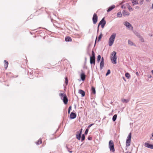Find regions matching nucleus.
Masks as SVG:
<instances>
[{
    "label": "nucleus",
    "mask_w": 153,
    "mask_h": 153,
    "mask_svg": "<svg viewBox=\"0 0 153 153\" xmlns=\"http://www.w3.org/2000/svg\"><path fill=\"white\" fill-rule=\"evenodd\" d=\"M88 139L89 140H91V137H88Z\"/></svg>",
    "instance_id": "obj_42"
},
{
    "label": "nucleus",
    "mask_w": 153,
    "mask_h": 153,
    "mask_svg": "<svg viewBox=\"0 0 153 153\" xmlns=\"http://www.w3.org/2000/svg\"><path fill=\"white\" fill-rule=\"evenodd\" d=\"M97 19L98 17L97 14L94 13L93 15L92 18V20L94 24H95L97 22Z\"/></svg>",
    "instance_id": "obj_6"
},
{
    "label": "nucleus",
    "mask_w": 153,
    "mask_h": 153,
    "mask_svg": "<svg viewBox=\"0 0 153 153\" xmlns=\"http://www.w3.org/2000/svg\"><path fill=\"white\" fill-rule=\"evenodd\" d=\"M69 152H70V153H72V151H69Z\"/></svg>",
    "instance_id": "obj_47"
},
{
    "label": "nucleus",
    "mask_w": 153,
    "mask_h": 153,
    "mask_svg": "<svg viewBox=\"0 0 153 153\" xmlns=\"http://www.w3.org/2000/svg\"><path fill=\"white\" fill-rule=\"evenodd\" d=\"M152 136L153 137V134L152 135Z\"/></svg>",
    "instance_id": "obj_51"
},
{
    "label": "nucleus",
    "mask_w": 153,
    "mask_h": 153,
    "mask_svg": "<svg viewBox=\"0 0 153 153\" xmlns=\"http://www.w3.org/2000/svg\"><path fill=\"white\" fill-rule=\"evenodd\" d=\"M145 146L151 149H153V145L147 143H145Z\"/></svg>",
    "instance_id": "obj_8"
},
{
    "label": "nucleus",
    "mask_w": 153,
    "mask_h": 153,
    "mask_svg": "<svg viewBox=\"0 0 153 153\" xmlns=\"http://www.w3.org/2000/svg\"><path fill=\"white\" fill-rule=\"evenodd\" d=\"M65 83L66 85H67L68 83V80L67 77L65 78Z\"/></svg>",
    "instance_id": "obj_32"
},
{
    "label": "nucleus",
    "mask_w": 153,
    "mask_h": 153,
    "mask_svg": "<svg viewBox=\"0 0 153 153\" xmlns=\"http://www.w3.org/2000/svg\"><path fill=\"white\" fill-rule=\"evenodd\" d=\"M8 65V62L7 60H5L4 61V67L6 69Z\"/></svg>",
    "instance_id": "obj_17"
},
{
    "label": "nucleus",
    "mask_w": 153,
    "mask_h": 153,
    "mask_svg": "<svg viewBox=\"0 0 153 153\" xmlns=\"http://www.w3.org/2000/svg\"><path fill=\"white\" fill-rule=\"evenodd\" d=\"M128 43L131 45H133V43L131 41H128Z\"/></svg>",
    "instance_id": "obj_34"
},
{
    "label": "nucleus",
    "mask_w": 153,
    "mask_h": 153,
    "mask_svg": "<svg viewBox=\"0 0 153 153\" xmlns=\"http://www.w3.org/2000/svg\"><path fill=\"white\" fill-rule=\"evenodd\" d=\"M123 16H128L129 15L130 13L126 11L125 10L123 11Z\"/></svg>",
    "instance_id": "obj_13"
},
{
    "label": "nucleus",
    "mask_w": 153,
    "mask_h": 153,
    "mask_svg": "<svg viewBox=\"0 0 153 153\" xmlns=\"http://www.w3.org/2000/svg\"><path fill=\"white\" fill-rule=\"evenodd\" d=\"M115 6L114 5H112L111 6L109 7L108 9L107 10V12H108L111 11L112 9L114 8Z\"/></svg>",
    "instance_id": "obj_16"
},
{
    "label": "nucleus",
    "mask_w": 153,
    "mask_h": 153,
    "mask_svg": "<svg viewBox=\"0 0 153 153\" xmlns=\"http://www.w3.org/2000/svg\"><path fill=\"white\" fill-rule=\"evenodd\" d=\"M65 104H66L68 102V99L67 98L66 95H65V96L64 97L63 99H62Z\"/></svg>",
    "instance_id": "obj_9"
},
{
    "label": "nucleus",
    "mask_w": 153,
    "mask_h": 153,
    "mask_svg": "<svg viewBox=\"0 0 153 153\" xmlns=\"http://www.w3.org/2000/svg\"><path fill=\"white\" fill-rule=\"evenodd\" d=\"M40 142V143L41 144L42 143V140L41 138H40L39 140V143Z\"/></svg>",
    "instance_id": "obj_36"
},
{
    "label": "nucleus",
    "mask_w": 153,
    "mask_h": 153,
    "mask_svg": "<svg viewBox=\"0 0 153 153\" xmlns=\"http://www.w3.org/2000/svg\"><path fill=\"white\" fill-rule=\"evenodd\" d=\"M109 147L110 150L113 152L115 151V149L114 147V145L113 141L112 140H110L109 142Z\"/></svg>",
    "instance_id": "obj_5"
},
{
    "label": "nucleus",
    "mask_w": 153,
    "mask_h": 153,
    "mask_svg": "<svg viewBox=\"0 0 153 153\" xmlns=\"http://www.w3.org/2000/svg\"><path fill=\"white\" fill-rule=\"evenodd\" d=\"M140 40H141V42H144V39L142 38H141V39Z\"/></svg>",
    "instance_id": "obj_39"
},
{
    "label": "nucleus",
    "mask_w": 153,
    "mask_h": 153,
    "mask_svg": "<svg viewBox=\"0 0 153 153\" xmlns=\"http://www.w3.org/2000/svg\"><path fill=\"white\" fill-rule=\"evenodd\" d=\"M71 108V106H70L68 108V110L70 111Z\"/></svg>",
    "instance_id": "obj_40"
},
{
    "label": "nucleus",
    "mask_w": 153,
    "mask_h": 153,
    "mask_svg": "<svg viewBox=\"0 0 153 153\" xmlns=\"http://www.w3.org/2000/svg\"><path fill=\"white\" fill-rule=\"evenodd\" d=\"M79 93L82 95V97H84L85 96V94L84 91L82 90H79Z\"/></svg>",
    "instance_id": "obj_15"
},
{
    "label": "nucleus",
    "mask_w": 153,
    "mask_h": 153,
    "mask_svg": "<svg viewBox=\"0 0 153 153\" xmlns=\"http://www.w3.org/2000/svg\"><path fill=\"white\" fill-rule=\"evenodd\" d=\"M102 33H101V34L100 35V36H99L98 39V42H99L100 40L101 39L102 37Z\"/></svg>",
    "instance_id": "obj_27"
},
{
    "label": "nucleus",
    "mask_w": 153,
    "mask_h": 153,
    "mask_svg": "<svg viewBox=\"0 0 153 153\" xmlns=\"http://www.w3.org/2000/svg\"><path fill=\"white\" fill-rule=\"evenodd\" d=\"M101 61L104 62V59L103 57L102 58V59Z\"/></svg>",
    "instance_id": "obj_41"
},
{
    "label": "nucleus",
    "mask_w": 153,
    "mask_h": 153,
    "mask_svg": "<svg viewBox=\"0 0 153 153\" xmlns=\"http://www.w3.org/2000/svg\"><path fill=\"white\" fill-rule=\"evenodd\" d=\"M88 129H87L85 131V134H86L88 133Z\"/></svg>",
    "instance_id": "obj_35"
},
{
    "label": "nucleus",
    "mask_w": 153,
    "mask_h": 153,
    "mask_svg": "<svg viewBox=\"0 0 153 153\" xmlns=\"http://www.w3.org/2000/svg\"><path fill=\"white\" fill-rule=\"evenodd\" d=\"M110 73V70H108L107 73L106 74V76H107Z\"/></svg>",
    "instance_id": "obj_33"
},
{
    "label": "nucleus",
    "mask_w": 153,
    "mask_h": 153,
    "mask_svg": "<svg viewBox=\"0 0 153 153\" xmlns=\"http://www.w3.org/2000/svg\"><path fill=\"white\" fill-rule=\"evenodd\" d=\"M136 75L137 76H139V73H138V72H136Z\"/></svg>",
    "instance_id": "obj_38"
},
{
    "label": "nucleus",
    "mask_w": 153,
    "mask_h": 153,
    "mask_svg": "<svg viewBox=\"0 0 153 153\" xmlns=\"http://www.w3.org/2000/svg\"><path fill=\"white\" fill-rule=\"evenodd\" d=\"M149 77H151V76H149Z\"/></svg>",
    "instance_id": "obj_49"
},
{
    "label": "nucleus",
    "mask_w": 153,
    "mask_h": 153,
    "mask_svg": "<svg viewBox=\"0 0 153 153\" xmlns=\"http://www.w3.org/2000/svg\"><path fill=\"white\" fill-rule=\"evenodd\" d=\"M65 40L66 42H71L72 41L71 38L69 36H67L66 37Z\"/></svg>",
    "instance_id": "obj_18"
},
{
    "label": "nucleus",
    "mask_w": 153,
    "mask_h": 153,
    "mask_svg": "<svg viewBox=\"0 0 153 153\" xmlns=\"http://www.w3.org/2000/svg\"><path fill=\"white\" fill-rule=\"evenodd\" d=\"M90 63L91 64H93L94 65L95 64V58L90 57Z\"/></svg>",
    "instance_id": "obj_10"
},
{
    "label": "nucleus",
    "mask_w": 153,
    "mask_h": 153,
    "mask_svg": "<svg viewBox=\"0 0 153 153\" xmlns=\"http://www.w3.org/2000/svg\"><path fill=\"white\" fill-rule=\"evenodd\" d=\"M104 62L101 61L100 65V68L101 69H102L104 67Z\"/></svg>",
    "instance_id": "obj_19"
},
{
    "label": "nucleus",
    "mask_w": 153,
    "mask_h": 153,
    "mask_svg": "<svg viewBox=\"0 0 153 153\" xmlns=\"http://www.w3.org/2000/svg\"><path fill=\"white\" fill-rule=\"evenodd\" d=\"M91 57L95 58V53L93 51H92V56Z\"/></svg>",
    "instance_id": "obj_26"
},
{
    "label": "nucleus",
    "mask_w": 153,
    "mask_h": 153,
    "mask_svg": "<svg viewBox=\"0 0 153 153\" xmlns=\"http://www.w3.org/2000/svg\"><path fill=\"white\" fill-rule=\"evenodd\" d=\"M146 0L147 1H149L150 0Z\"/></svg>",
    "instance_id": "obj_48"
},
{
    "label": "nucleus",
    "mask_w": 153,
    "mask_h": 153,
    "mask_svg": "<svg viewBox=\"0 0 153 153\" xmlns=\"http://www.w3.org/2000/svg\"><path fill=\"white\" fill-rule=\"evenodd\" d=\"M125 153H131V152H126Z\"/></svg>",
    "instance_id": "obj_43"
},
{
    "label": "nucleus",
    "mask_w": 153,
    "mask_h": 153,
    "mask_svg": "<svg viewBox=\"0 0 153 153\" xmlns=\"http://www.w3.org/2000/svg\"><path fill=\"white\" fill-rule=\"evenodd\" d=\"M124 25L127 27L129 28L130 29L133 30V27L131 24L127 22H124Z\"/></svg>",
    "instance_id": "obj_7"
},
{
    "label": "nucleus",
    "mask_w": 153,
    "mask_h": 153,
    "mask_svg": "<svg viewBox=\"0 0 153 153\" xmlns=\"http://www.w3.org/2000/svg\"><path fill=\"white\" fill-rule=\"evenodd\" d=\"M85 135L84 134H83L82 135V138H81L82 141L84 140H85Z\"/></svg>",
    "instance_id": "obj_31"
},
{
    "label": "nucleus",
    "mask_w": 153,
    "mask_h": 153,
    "mask_svg": "<svg viewBox=\"0 0 153 153\" xmlns=\"http://www.w3.org/2000/svg\"><path fill=\"white\" fill-rule=\"evenodd\" d=\"M94 124H91L89 125V126H88V128H89L91 126L93 125H94Z\"/></svg>",
    "instance_id": "obj_37"
},
{
    "label": "nucleus",
    "mask_w": 153,
    "mask_h": 153,
    "mask_svg": "<svg viewBox=\"0 0 153 153\" xmlns=\"http://www.w3.org/2000/svg\"><path fill=\"white\" fill-rule=\"evenodd\" d=\"M97 40V37L96 38V39L95 42H96Z\"/></svg>",
    "instance_id": "obj_46"
},
{
    "label": "nucleus",
    "mask_w": 153,
    "mask_h": 153,
    "mask_svg": "<svg viewBox=\"0 0 153 153\" xmlns=\"http://www.w3.org/2000/svg\"><path fill=\"white\" fill-rule=\"evenodd\" d=\"M100 59H101V56L100 55H99L97 56V61L98 62H99V61H100Z\"/></svg>",
    "instance_id": "obj_28"
},
{
    "label": "nucleus",
    "mask_w": 153,
    "mask_h": 153,
    "mask_svg": "<svg viewBox=\"0 0 153 153\" xmlns=\"http://www.w3.org/2000/svg\"><path fill=\"white\" fill-rule=\"evenodd\" d=\"M117 114H115L114 115V116L113 117L112 120L113 121H115L117 118Z\"/></svg>",
    "instance_id": "obj_23"
},
{
    "label": "nucleus",
    "mask_w": 153,
    "mask_h": 153,
    "mask_svg": "<svg viewBox=\"0 0 153 153\" xmlns=\"http://www.w3.org/2000/svg\"><path fill=\"white\" fill-rule=\"evenodd\" d=\"M76 117V114L75 113L72 112L70 115V118L71 119H74Z\"/></svg>",
    "instance_id": "obj_11"
},
{
    "label": "nucleus",
    "mask_w": 153,
    "mask_h": 153,
    "mask_svg": "<svg viewBox=\"0 0 153 153\" xmlns=\"http://www.w3.org/2000/svg\"><path fill=\"white\" fill-rule=\"evenodd\" d=\"M116 52L115 51H113L112 53V56L111 57V60L112 62L114 64L117 63L116 59L117 57L116 56Z\"/></svg>",
    "instance_id": "obj_2"
},
{
    "label": "nucleus",
    "mask_w": 153,
    "mask_h": 153,
    "mask_svg": "<svg viewBox=\"0 0 153 153\" xmlns=\"http://www.w3.org/2000/svg\"><path fill=\"white\" fill-rule=\"evenodd\" d=\"M106 24V21L104 20V18H103L101 20L100 22L99 25L97 27V31L98 32L99 29V27L100 25H101V27L102 28H103L104 27V26Z\"/></svg>",
    "instance_id": "obj_4"
},
{
    "label": "nucleus",
    "mask_w": 153,
    "mask_h": 153,
    "mask_svg": "<svg viewBox=\"0 0 153 153\" xmlns=\"http://www.w3.org/2000/svg\"><path fill=\"white\" fill-rule=\"evenodd\" d=\"M128 8L129 11H131L133 10V9L132 7L129 5L128 7Z\"/></svg>",
    "instance_id": "obj_30"
},
{
    "label": "nucleus",
    "mask_w": 153,
    "mask_h": 153,
    "mask_svg": "<svg viewBox=\"0 0 153 153\" xmlns=\"http://www.w3.org/2000/svg\"><path fill=\"white\" fill-rule=\"evenodd\" d=\"M122 102H128V100H127L126 99H123L122 100Z\"/></svg>",
    "instance_id": "obj_29"
},
{
    "label": "nucleus",
    "mask_w": 153,
    "mask_h": 153,
    "mask_svg": "<svg viewBox=\"0 0 153 153\" xmlns=\"http://www.w3.org/2000/svg\"><path fill=\"white\" fill-rule=\"evenodd\" d=\"M65 95H66V94L65 93H60L59 94V96L61 97V99H62V98L63 97H64L65 96Z\"/></svg>",
    "instance_id": "obj_22"
},
{
    "label": "nucleus",
    "mask_w": 153,
    "mask_h": 153,
    "mask_svg": "<svg viewBox=\"0 0 153 153\" xmlns=\"http://www.w3.org/2000/svg\"><path fill=\"white\" fill-rule=\"evenodd\" d=\"M80 77L81 79L84 81L85 80V75L84 73H82L80 75Z\"/></svg>",
    "instance_id": "obj_14"
},
{
    "label": "nucleus",
    "mask_w": 153,
    "mask_h": 153,
    "mask_svg": "<svg viewBox=\"0 0 153 153\" xmlns=\"http://www.w3.org/2000/svg\"><path fill=\"white\" fill-rule=\"evenodd\" d=\"M123 79H124L125 81H126V80H125V78H124L123 77Z\"/></svg>",
    "instance_id": "obj_45"
},
{
    "label": "nucleus",
    "mask_w": 153,
    "mask_h": 153,
    "mask_svg": "<svg viewBox=\"0 0 153 153\" xmlns=\"http://www.w3.org/2000/svg\"><path fill=\"white\" fill-rule=\"evenodd\" d=\"M131 137V133H130L128 135L126 142V145L127 147L129 146L130 145Z\"/></svg>",
    "instance_id": "obj_3"
},
{
    "label": "nucleus",
    "mask_w": 153,
    "mask_h": 153,
    "mask_svg": "<svg viewBox=\"0 0 153 153\" xmlns=\"http://www.w3.org/2000/svg\"><path fill=\"white\" fill-rule=\"evenodd\" d=\"M125 76L128 79H129L130 77V75L128 73L126 74Z\"/></svg>",
    "instance_id": "obj_24"
},
{
    "label": "nucleus",
    "mask_w": 153,
    "mask_h": 153,
    "mask_svg": "<svg viewBox=\"0 0 153 153\" xmlns=\"http://www.w3.org/2000/svg\"><path fill=\"white\" fill-rule=\"evenodd\" d=\"M117 16L118 17H121L122 16V14L121 13V12H119L117 13Z\"/></svg>",
    "instance_id": "obj_25"
},
{
    "label": "nucleus",
    "mask_w": 153,
    "mask_h": 153,
    "mask_svg": "<svg viewBox=\"0 0 153 153\" xmlns=\"http://www.w3.org/2000/svg\"><path fill=\"white\" fill-rule=\"evenodd\" d=\"M82 130V129H81V131L79 134H78L77 133L76 134V138L78 140H80V139Z\"/></svg>",
    "instance_id": "obj_12"
},
{
    "label": "nucleus",
    "mask_w": 153,
    "mask_h": 153,
    "mask_svg": "<svg viewBox=\"0 0 153 153\" xmlns=\"http://www.w3.org/2000/svg\"><path fill=\"white\" fill-rule=\"evenodd\" d=\"M116 33H113L110 37L108 42V44L109 46H111L114 43V39L116 37Z\"/></svg>",
    "instance_id": "obj_1"
},
{
    "label": "nucleus",
    "mask_w": 153,
    "mask_h": 153,
    "mask_svg": "<svg viewBox=\"0 0 153 153\" xmlns=\"http://www.w3.org/2000/svg\"><path fill=\"white\" fill-rule=\"evenodd\" d=\"M70 110H68V114H69V113H70Z\"/></svg>",
    "instance_id": "obj_44"
},
{
    "label": "nucleus",
    "mask_w": 153,
    "mask_h": 153,
    "mask_svg": "<svg viewBox=\"0 0 153 153\" xmlns=\"http://www.w3.org/2000/svg\"><path fill=\"white\" fill-rule=\"evenodd\" d=\"M91 91L92 93L94 94H95L96 91L95 88L93 87H92L91 88Z\"/></svg>",
    "instance_id": "obj_21"
},
{
    "label": "nucleus",
    "mask_w": 153,
    "mask_h": 153,
    "mask_svg": "<svg viewBox=\"0 0 153 153\" xmlns=\"http://www.w3.org/2000/svg\"><path fill=\"white\" fill-rule=\"evenodd\" d=\"M132 3L133 5H134L135 4H138V2L137 0H132Z\"/></svg>",
    "instance_id": "obj_20"
},
{
    "label": "nucleus",
    "mask_w": 153,
    "mask_h": 153,
    "mask_svg": "<svg viewBox=\"0 0 153 153\" xmlns=\"http://www.w3.org/2000/svg\"><path fill=\"white\" fill-rule=\"evenodd\" d=\"M149 77H151V76H149Z\"/></svg>",
    "instance_id": "obj_50"
}]
</instances>
